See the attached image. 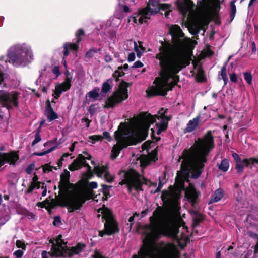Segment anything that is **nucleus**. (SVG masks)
Wrapping results in <instances>:
<instances>
[{"label":"nucleus","instance_id":"obj_6","mask_svg":"<svg viewBox=\"0 0 258 258\" xmlns=\"http://www.w3.org/2000/svg\"><path fill=\"white\" fill-rule=\"evenodd\" d=\"M52 247L50 252L43 251L42 258H49L50 256L71 257L74 254H79L84 248V244H79L76 247H68L62 240V236L58 235L56 239L50 240Z\"/></svg>","mask_w":258,"mask_h":258},{"label":"nucleus","instance_id":"obj_3","mask_svg":"<svg viewBox=\"0 0 258 258\" xmlns=\"http://www.w3.org/2000/svg\"><path fill=\"white\" fill-rule=\"evenodd\" d=\"M167 111V109L165 110L162 108L159 110V115L154 116L147 112H142L139 119L132 124L121 123L118 130L114 133L117 143L112 148L111 158L115 159L120 150L127 145L135 144L144 140V137L151 124L156 123L154 128L151 129L153 137L155 134L159 135L165 130L168 121L170 119V117L165 116Z\"/></svg>","mask_w":258,"mask_h":258},{"label":"nucleus","instance_id":"obj_11","mask_svg":"<svg viewBox=\"0 0 258 258\" xmlns=\"http://www.w3.org/2000/svg\"><path fill=\"white\" fill-rule=\"evenodd\" d=\"M128 86V83L123 81L120 82L118 89L106 100L104 107H113L115 104L126 99L128 97L127 87Z\"/></svg>","mask_w":258,"mask_h":258},{"label":"nucleus","instance_id":"obj_34","mask_svg":"<svg viewBox=\"0 0 258 258\" xmlns=\"http://www.w3.org/2000/svg\"><path fill=\"white\" fill-rule=\"evenodd\" d=\"M110 89V86L108 82H104L102 85V92L107 93Z\"/></svg>","mask_w":258,"mask_h":258},{"label":"nucleus","instance_id":"obj_8","mask_svg":"<svg viewBox=\"0 0 258 258\" xmlns=\"http://www.w3.org/2000/svg\"><path fill=\"white\" fill-rule=\"evenodd\" d=\"M124 178L120 182L121 185L126 184L130 192L134 190L137 191L142 190L143 184H148V181L140 175L136 171L131 169L124 174Z\"/></svg>","mask_w":258,"mask_h":258},{"label":"nucleus","instance_id":"obj_36","mask_svg":"<svg viewBox=\"0 0 258 258\" xmlns=\"http://www.w3.org/2000/svg\"><path fill=\"white\" fill-rule=\"evenodd\" d=\"M197 77L198 80L200 81H203L204 80V77L203 74V71L200 68H198V69Z\"/></svg>","mask_w":258,"mask_h":258},{"label":"nucleus","instance_id":"obj_49","mask_svg":"<svg viewBox=\"0 0 258 258\" xmlns=\"http://www.w3.org/2000/svg\"><path fill=\"white\" fill-rule=\"evenodd\" d=\"M150 145H151V142L149 141H147L143 144V145H142V148H143V150H148V149L150 148Z\"/></svg>","mask_w":258,"mask_h":258},{"label":"nucleus","instance_id":"obj_57","mask_svg":"<svg viewBox=\"0 0 258 258\" xmlns=\"http://www.w3.org/2000/svg\"><path fill=\"white\" fill-rule=\"evenodd\" d=\"M104 60L106 62H109L111 61L112 58L109 55H106L104 56Z\"/></svg>","mask_w":258,"mask_h":258},{"label":"nucleus","instance_id":"obj_19","mask_svg":"<svg viewBox=\"0 0 258 258\" xmlns=\"http://www.w3.org/2000/svg\"><path fill=\"white\" fill-rule=\"evenodd\" d=\"M124 48L128 50L133 48L137 52V56L139 58L145 50L142 45L141 42L139 41L138 44L136 41L133 40L127 41L124 45Z\"/></svg>","mask_w":258,"mask_h":258},{"label":"nucleus","instance_id":"obj_58","mask_svg":"<svg viewBox=\"0 0 258 258\" xmlns=\"http://www.w3.org/2000/svg\"><path fill=\"white\" fill-rule=\"evenodd\" d=\"M147 212H148V210L147 209L143 210L141 212V216L139 215V217H138V218L139 219L140 218H142V217H144L147 214Z\"/></svg>","mask_w":258,"mask_h":258},{"label":"nucleus","instance_id":"obj_31","mask_svg":"<svg viewBox=\"0 0 258 258\" xmlns=\"http://www.w3.org/2000/svg\"><path fill=\"white\" fill-rule=\"evenodd\" d=\"M221 75L222 76V78L224 82V85H226L228 81V78L226 74V69L225 65L221 69Z\"/></svg>","mask_w":258,"mask_h":258},{"label":"nucleus","instance_id":"obj_7","mask_svg":"<svg viewBox=\"0 0 258 258\" xmlns=\"http://www.w3.org/2000/svg\"><path fill=\"white\" fill-rule=\"evenodd\" d=\"M170 7L171 5L160 4L158 0H149L147 6L130 17L128 21L136 24H142L146 22L151 15L157 13L160 10H169Z\"/></svg>","mask_w":258,"mask_h":258},{"label":"nucleus","instance_id":"obj_61","mask_svg":"<svg viewBox=\"0 0 258 258\" xmlns=\"http://www.w3.org/2000/svg\"><path fill=\"white\" fill-rule=\"evenodd\" d=\"M162 185H163V184L160 181L159 183L158 187H157V188L156 190V191H155V192L159 191L160 190V189L161 188Z\"/></svg>","mask_w":258,"mask_h":258},{"label":"nucleus","instance_id":"obj_43","mask_svg":"<svg viewBox=\"0 0 258 258\" xmlns=\"http://www.w3.org/2000/svg\"><path fill=\"white\" fill-rule=\"evenodd\" d=\"M34 164H30L27 168L26 172L29 174H31L32 173L33 170H34Z\"/></svg>","mask_w":258,"mask_h":258},{"label":"nucleus","instance_id":"obj_48","mask_svg":"<svg viewBox=\"0 0 258 258\" xmlns=\"http://www.w3.org/2000/svg\"><path fill=\"white\" fill-rule=\"evenodd\" d=\"M38 176L36 175H34L33 177L32 178V181L31 182L37 183L39 184H42V183H44L43 182H41L38 181Z\"/></svg>","mask_w":258,"mask_h":258},{"label":"nucleus","instance_id":"obj_32","mask_svg":"<svg viewBox=\"0 0 258 258\" xmlns=\"http://www.w3.org/2000/svg\"><path fill=\"white\" fill-rule=\"evenodd\" d=\"M235 1H233L231 2L230 3V8H231V18L232 19L234 18L235 15L236 11V6L235 5Z\"/></svg>","mask_w":258,"mask_h":258},{"label":"nucleus","instance_id":"obj_45","mask_svg":"<svg viewBox=\"0 0 258 258\" xmlns=\"http://www.w3.org/2000/svg\"><path fill=\"white\" fill-rule=\"evenodd\" d=\"M63 184H64V187H62V185L60 184V186H59V188H60V189L61 190H66L67 189V186H68V179H66L63 181Z\"/></svg>","mask_w":258,"mask_h":258},{"label":"nucleus","instance_id":"obj_17","mask_svg":"<svg viewBox=\"0 0 258 258\" xmlns=\"http://www.w3.org/2000/svg\"><path fill=\"white\" fill-rule=\"evenodd\" d=\"M84 35V32L82 30H79L76 33V36L77 37L76 43H66L63 45V55L64 57L67 56L69 55V50H74L76 51L78 48V44L81 40V36Z\"/></svg>","mask_w":258,"mask_h":258},{"label":"nucleus","instance_id":"obj_44","mask_svg":"<svg viewBox=\"0 0 258 258\" xmlns=\"http://www.w3.org/2000/svg\"><path fill=\"white\" fill-rule=\"evenodd\" d=\"M115 75H116L118 77H121L124 75V73L122 71L121 67H118V70H116L115 72Z\"/></svg>","mask_w":258,"mask_h":258},{"label":"nucleus","instance_id":"obj_37","mask_svg":"<svg viewBox=\"0 0 258 258\" xmlns=\"http://www.w3.org/2000/svg\"><path fill=\"white\" fill-rule=\"evenodd\" d=\"M53 168L56 169V168H53V167L50 166L48 164H45L43 166V170L44 173H48L49 172L51 171Z\"/></svg>","mask_w":258,"mask_h":258},{"label":"nucleus","instance_id":"obj_28","mask_svg":"<svg viewBox=\"0 0 258 258\" xmlns=\"http://www.w3.org/2000/svg\"><path fill=\"white\" fill-rule=\"evenodd\" d=\"M99 88H96L93 90L89 92L87 94L88 96L93 100L96 99L99 96Z\"/></svg>","mask_w":258,"mask_h":258},{"label":"nucleus","instance_id":"obj_20","mask_svg":"<svg viewBox=\"0 0 258 258\" xmlns=\"http://www.w3.org/2000/svg\"><path fill=\"white\" fill-rule=\"evenodd\" d=\"M254 163L258 164V158L245 159L236 163V168L238 173H241L243 171L244 165L251 168Z\"/></svg>","mask_w":258,"mask_h":258},{"label":"nucleus","instance_id":"obj_26","mask_svg":"<svg viewBox=\"0 0 258 258\" xmlns=\"http://www.w3.org/2000/svg\"><path fill=\"white\" fill-rule=\"evenodd\" d=\"M223 192L221 189H217L215 192L212 198L209 201V203H213L220 201L223 197Z\"/></svg>","mask_w":258,"mask_h":258},{"label":"nucleus","instance_id":"obj_27","mask_svg":"<svg viewBox=\"0 0 258 258\" xmlns=\"http://www.w3.org/2000/svg\"><path fill=\"white\" fill-rule=\"evenodd\" d=\"M41 184L30 182L27 188L25 190V194H31L34 190L39 189Z\"/></svg>","mask_w":258,"mask_h":258},{"label":"nucleus","instance_id":"obj_2","mask_svg":"<svg viewBox=\"0 0 258 258\" xmlns=\"http://www.w3.org/2000/svg\"><path fill=\"white\" fill-rule=\"evenodd\" d=\"M172 41H160L161 45L156 58L161 67L160 78H156L154 86L147 91L149 96L155 95H165L179 81L177 74L190 62L187 49L191 40L185 36L180 27L173 25L169 28Z\"/></svg>","mask_w":258,"mask_h":258},{"label":"nucleus","instance_id":"obj_47","mask_svg":"<svg viewBox=\"0 0 258 258\" xmlns=\"http://www.w3.org/2000/svg\"><path fill=\"white\" fill-rule=\"evenodd\" d=\"M230 81L236 83L237 81V76L235 73H232L230 75Z\"/></svg>","mask_w":258,"mask_h":258},{"label":"nucleus","instance_id":"obj_50","mask_svg":"<svg viewBox=\"0 0 258 258\" xmlns=\"http://www.w3.org/2000/svg\"><path fill=\"white\" fill-rule=\"evenodd\" d=\"M135 59V54L133 52L129 53L128 55V61H133Z\"/></svg>","mask_w":258,"mask_h":258},{"label":"nucleus","instance_id":"obj_53","mask_svg":"<svg viewBox=\"0 0 258 258\" xmlns=\"http://www.w3.org/2000/svg\"><path fill=\"white\" fill-rule=\"evenodd\" d=\"M52 72L56 76H58L60 75V72L58 67H54L52 70Z\"/></svg>","mask_w":258,"mask_h":258},{"label":"nucleus","instance_id":"obj_39","mask_svg":"<svg viewBox=\"0 0 258 258\" xmlns=\"http://www.w3.org/2000/svg\"><path fill=\"white\" fill-rule=\"evenodd\" d=\"M136 217H139V214L138 213H135V214H134L133 216H132L129 218L128 222L130 223V227H131V226H132L133 221L134 220V218ZM127 224L128 225L129 223H128Z\"/></svg>","mask_w":258,"mask_h":258},{"label":"nucleus","instance_id":"obj_25","mask_svg":"<svg viewBox=\"0 0 258 258\" xmlns=\"http://www.w3.org/2000/svg\"><path fill=\"white\" fill-rule=\"evenodd\" d=\"M45 114L49 121L53 120L57 118V114L50 107H48L45 111Z\"/></svg>","mask_w":258,"mask_h":258},{"label":"nucleus","instance_id":"obj_33","mask_svg":"<svg viewBox=\"0 0 258 258\" xmlns=\"http://www.w3.org/2000/svg\"><path fill=\"white\" fill-rule=\"evenodd\" d=\"M244 79L249 84H250L252 82V75L248 72H245L244 73Z\"/></svg>","mask_w":258,"mask_h":258},{"label":"nucleus","instance_id":"obj_46","mask_svg":"<svg viewBox=\"0 0 258 258\" xmlns=\"http://www.w3.org/2000/svg\"><path fill=\"white\" fill-rule=\"evenodd\" d=\"M70 154L68 153H64L62 155L61 158H60V159L59 160V162H58V165L60 166V164H62V162L64 160V159L66 158H67L69 156H70Z\"/></svg>","mask_w":258,"mask_h":258},{"label":"nucleus","instance_id":"obj_41","mask_svg":"<svg viewBox=\"0 0 258 258\" xmlns=\"http://www.w3.org/2000/svg\"><path fill=\"white\" fill-rule=\"evenodd\" d=\"M16 245L18 248H21L22 249L25 248V245L23 241L17 240L16 242Z\"/></svg>","mask_w":258,"mask_h":258},{"label":"nucleus","instance_id":"obj_24","mask_svg":"<svg viewBox=\"0 0 258 258\" xmlns=\"http://www.w3.org/2000/svg\"><path fill=\"white\" fill-rule=\"evenodd\" d=\"M102 186L103 189V195L101 199H100V195H96L93 198L94 200L96 202H98L100 200L104 201L106 200L107 198V194L109 193V188H110V186L103 184H102Z\"/></svg>","mask_w":258,"mask_h":258},{"label":"nucleus","instance_id":"obj_14","mask_svg":"<svg viewBox=\"0 0 258 258\" xmlns=\"http://www.w3.org/2000/svg\"><path fill=\"white\" fill-rule=\"evenodd\" d=\"M72 77L69 74V72H66V78L64 82L60 84H58L55 86V90L53 95L55 99H58L63 92L68 91L71 88V82Z\"/></svg>","mask_w":258,"mask_h":258},{"label":"nucleus","instance_id":"obj_9","mask_svg":"<svg viewBox=\"0 0 258 258\" xmlns=\"http://www.w3.org/2000/svg\"><path fill=\"white\" fill-rule=\"evenodd\" d=\"M97 216L105 220L104 223V231H99V235L102 237L105 234L111 235L118 231L117 225L114 220L111 211L103 204L102 207L97 210Z\"/></svg>","mask_w":258,"mask_h":258},{"label":"nucleus","instance_id":"obj_1","mask_svg":"<svg viewBox=\"0 0 258 258\" xmlns=\"http://www.w3.org/2000/svg\"><path fill=\"white\" fill-rule=\"evenodd\" d=\"M180 195H162L163 200L170 203V207L162 209L158 207L150 218V225H146L143 246L138 255L133 258H180L179 247L172 243L158 245L155 240L162 235L179 239V228L184 222L180 217L178 200Z\"/></svg>","mask_w":258,"mask_h":258},{"label":"nucleus","instance_id":"obj_35","mask_svg":"<svg viewBox=\"0 0 258 258\" xmlns=\"http://www.w3.org/2000/svg\"><path fill=\"white\" fill-rule=\"evenodd\" d=\"M41 136L40 135L39 132L38 131L35 135V139L32 142V145H34L35 144L40 142L41 141Z\"/></svg>","mask_w":258,"mask_h":258},{"label":"nucleus","instance_id":"obj_64","mask_svg":"<svg viewBox=\"0 0 258 258\" xmlns=\"http://www.w3.org/2000/svg\"><path fill=\"white\" fill-rule=\"evenodd\" d=\"M59 222H60L59 219V218H55L54 219V221L53 224H54V225H56V223H59Z\"/></svg>","mask_w":258,"mask_h":258},{"label":"nucleus","instance_id":"obj_5","mask_svg":"<svg viewBox=\"0 0 258 258\" xmlns=\"http://www.w3.org/2000/svg\"><path fill=\"white\" fill-rule=\"evenodd\" d=\"M7 57L9 62L15 67H24L34 59L31 46L25 43L10 47L7 52Z\"/></svg>","mask_w":258,"mask_h":258},{"label":"nucleus","instance_id":"obj_63","mask_svg":"<svg viewBox=\"0 0 258 258\" xmlns=\"http://www.w3.org/2000/svg\"><path fill=\"white\" fill-rule=\"evenodd\" d=\"M93 51H88V52H87L86 55V56L88 57H90L92 55V53Z\"/></svg>","mask_w":258,"mask_h":258},{"label":"nucleus","instance_id":"obj_29","mask_svg":"<svg viewBox=\"0 0 258 258\" xmlns=\"http://www.w3.org/2000/svg\"><path fill=\"white\" fill-rule=\"evenodd\" d=\"M229 162L227 159H224L219 165V169L224 172H226L229 168Z\"/></svg>","mask_w":258,"mask_h":258},{"label":"nucleus","instance_id":"obj_30","mask_svg":"<svg viewBox=\"0 0 258 258\" xmlns=\"http://www.w3.org/2000/svg\"><path fill=\"white\" fill-rule=\"evenodd\" d=\"M203 219V216L201 214L195 211L194 212V224L198 225L199 223Z\"/></svg>","mask_w":258,"mask_h":258},{"label":"nucleus","instance_id":"obj_55","mask_svg":"<svg viewBox=\"0 0 258 258\" xmlns=\"http://www.w3.org/2000/svg\"><path fill=\"white\" fill-rule=\"evenodd\" d=\"M143 66V64L141 61H137L134 63L133 67L137 68H141Z\"/></svg>","mask_w":258,"mask_h":258},{"label":"nucleus","instance_id":"obj_51","mask_svg":"<svg viewBox=\"0 0 258 258\" xmlns=\"http://www.w3.org/2000/svg\"><path fill=\"white\" fill-rule=\"evenodd\" d=\"M93 258H105L103 257L98 251H95L93 255Z\"/></svg>","mask_w":258,"mask_h":258},{"label":"nucleus","instance_id":"obj_16","mask_svg":"<svg viewBox=\"0 0 258 258\" xmlns=\"http://www.w3.org/2000/svg\"><path fill=\"white\" fill-rule=\"evenodd\" d=\"M18 159L19 156L15 152L0 153V168L7 162L10 165H14Z\"/></svg>","mask_w":258,"mask_h":258},{"label":"nucleus","instance_id":"obj_52","mask_svg":"<svg viewBox=\"0 0 258 258\" xmlns=\"http://www.w3.org/2000/svg\"><path fill=\"white\" fill-rule=\"evenodd\" d=\"M88 186L90 188H96L97 187V183L96 182H90L88 184Z\"/></svg>","mask_w":258,"mask_h":258},{"label":"nucleus","instance_id":"obj_21","mask_svg":"<svg viewBox=\"0 0 258 258\" xmlns=\"http://www.w3.org/2000/svg\"><path fill=\"white\" fill-rule=\"evenodd\" d=\"M201 116L200 115L190 120L184 130V133H191L198 128L200 123Z\"/></svg>","mask_w":258,"mask_h":258},{"label":"nucleus","instance_id":"obj_22","mask_svg":"<svg viewBox=\"0 0 258 258\" xmlns=\"http://www.w3.org/2000/svg\"><path fill=\"white\" fill-rule=\"evenodd\" d=\"M185 196L194 206L197 202L198 195L193 185L190 184L185 189Z\"/></svg>","mask_w":258,"mask_h":258},{"label":"nucleus","instance_id":"obj_23","mask_svg":"<svg viewBox=\"0 0 258 258\" xmlns=\"http://www.w3.org/2000/svg\"><path fill=\"white\" fill-rule=\"evenodd\" d=\"M103 138L106 139L108 141H111V137L109 133L107 132L103 133V136L101 135H93L89 137V139L92 141V143H94L96 141H101Z\"/></svg>","mask_w":258,"mask_h":258},{"label":"nucleus","instance_id":"obj_38","mask_svg":"<svg viewBox=\"0 0 258 258\" xmlns=\"http://www.w3.org/2000/svg\"><path fill=\"white\" fill-rule=\"evenodd\" d=\"M54 148H55V147H52L47 151L39 152V153H35V154L36 155L39 156H43L47 153H50L54 149Z\"/></svg>","mask_w":258,"mask_h":258},{"label":"nucleus","instance_id":"obj_12","mask_svg":"<svg viewBox=\"0 0 258 258\" xmlns=\"http://www.w3.org/2000/svg\"><path fill=\"white\" fill-rule=\"evenodd\" d=\"M20 95V93L17 91L8 92L0 90V104L8 109L17 107Z\"/></svg>","mask_w":258,"mask_h":258},{"label":"nucleus","instance_id":"obj_59","mask_svg":"<svg viewBox=\"0 0 258 258\" xmlns=\"http://www.w3.org/2000/svg\"><path fill=\"white\" fill-rule=\"evenodd\" d=\"M123 11L124 13H128L130 11L129 7L126 5L123 6Z\"/></svg>","mask_w":258,"mask_h":258},{"label":"nucleus","instance_id":"obj_18","mask_svg":"<svg viewBox=\"0 0 258 258\" xmlns=\"http://www.w3.org/2000/svg\"><path fill=\"white\" fill-rule=\"evenodd\" d=\"M157 151L154 150L152 154L149 157L145 155H140L137 159L136 164L139 165L141 168H144L147 166L151 161H155L157 158Z\"/></svg>","mask_w":258,"mask_h":258},{"label":"nucleus","instance_id":"obj_10","mask_svg":"<svg viewBox=\"0 0 258 258\" xmlns=\"http://www.w3.org/2000/svg\"><path fill=\"white\" fill-rule=\"evenodd\" d=\"M87 197L85 190L79 188L70 194L65 199V206L70 212L79 209L85 202Z\"/></svg>","mask_w":258,"mask_h":258},{"label":"nucleus","instance_id":"obj_40","mask_svg":"<svg viewBox=\"0 0 258 258\" xmlns=\"http://www.w3.org/2000/svg\"><path fill=\"white\" fill-rule=\"evenodd\" d=\"M40 188L42 189V196L45 197L47 194V187L45 183L41 184Z\"/></svg>","mask_w":258,"mask_h":258},{"label":"nucleus","instance_id":"obj_62","mask_svg":"<svg viewBox=\"0 0 258 258\" xmlns=\"http://www.w3.org/2000/svg\"><path fill=\"white\" fill-rule=\"evenodd\" d=\"M83 120L86 122L87 127H89V124H90V121L88 119H86V118L83 119Z\"/></svg>","mask_w":258,"mask_h":258},{"label":"nucleus","instance_id":"obj_56","mask_svg":"<svg viewBox=\"0 0 258 258\" xmlns=\"http://www.w3.org/2000/svg\"><path fill=\"white\" fill-rule=\"evenodd\" d=\"M164 11H165V17L166 18H168L169 14H170V13L172 11V6H171L170 9H169V10H164Z\"/></svg>","mask_w":258,"mask_h":258},{"label":"nucleus","instance_id":"obj_15","mask_svg":"<svg viewBox=\"0 0 258 258\" xmlns=\"http://www.w3.org/2000/svg\"><path fill=\"white\" fill-rule=\"evenodd\" d=\"M91 162L94 166V171L97 176L104 178L108 182H111L113 180V176L108 172L106 166L96 165L93 160H91Z\"/></svg>","mask_w":258,"mask_h":258},{"label":"nucleus","instance_id":"obj_42","mask_svg":"<svg viewBox=\"0 0 258 258\" xmlns=\"http://www.w3.org/2000/svg\"><path fill=\"white\" fill-rule=\"evenodd\" d=\"M14 254L17 258H21L23 255V251L22 250H17Z\"/></svg>","mask_w":258,"mask_h":258},{"label":"nucleus","instance_id":"obj_54","mask_svg":"<svg viewBox=\"0 0 258 258\" xmlns=\"http://www.w3.org/2000/svg\"><path fill=\"white\" fill-rule=\"evenodd\" d=\"M232 156L234 160H235V161L236 162V163L241 161L240 158L239 157V155L237 154L234 153L232 154Z\"/></svg>","mask_w":258,"mask_h":258},{"label":"nucleus","instance_id":"obj_60","mask_svg":"<svg viewBox=\"0 0 258 258\" xmlns=\"http://www.w3.org/2000/svg\"><path fill=\"white\" fill-rule=\"evenodd\" d=\"M77 143V142H74L73 143L72 146L70 148V150L71 152H73L75 149V145Z\"/></svg>","mask_w":258,"mask_h":258},{"label":"nucleus","instance_id":"obj_4","mask_svg":"<svg viewBox=\"0 0 258 258\" xmlns=\"http://www.w3.org/2000/svg\"><path fill=\"white\" fill-rule=\"evenodd\" d=\"M176 3L189 32L193 35L198 34L203 29L204 22L197 15L194 3L191 0H177Z\"/></svg>","mask_w":258,"mask_h":258},{"label":"nucleus","instance_id":"obj_13","mask_svg":"<svg viewBox=\"0 0 258 258\" xmlns=\"http://www.w3.org/2000/svg\"><path fill=\"white\" fill-rule=\"evenodd\" d=\"M84 155L80 154L74 162L69 165V169L71 171H75L82 166H86L89 173H92L91 167L86 162V160H91V156L87 152H83Z\"/></svg>","mask_w":258,"mask_h":258}]
</instances>
